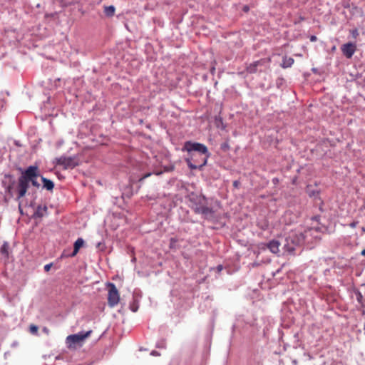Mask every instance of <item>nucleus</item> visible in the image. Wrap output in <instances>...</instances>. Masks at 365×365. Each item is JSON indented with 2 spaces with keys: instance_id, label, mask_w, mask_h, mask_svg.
Segmentation results:
<instances>
[{
  "instance_id": "obj_6",
  "label": "nucleus",
  "mask_w": 365,
  "mask_h": 365,
  "mask_svg": "<svg viewBox=\"0 0 365 365\" xmlns=\"http://www.w3.org/2000/svg\"><path fill=\"white\" fill-rule=\"evenodd\" d=\"M341 49L347 58H351L356 50V46L355 43L349 42L342 45Z\"/></svg>"
},
{
  "instance_id": "obj_13",
  "label": "nucleus",
  "mask_w": 365,
  "mask_h": 365,
  "mask_svg": "<svg viewBox=\"0 0 365 365\" xmlns=\"http://www.w3.org/2000/svg\"><path fill=\"white\" fill-rule=\"evenodd\" d=\"M294 60L292 57H284L282 61V67L283 68H289L292 66Z\"/></svg>"
},
{
  "instance_id": "obj_21",
  "label": "nucleus",
  "mask_w": 365,
  "mask_h": 365,
  "mask_svg": "<svg viewBox=\"0 0 365 365\" xmlns=\"http://www.w3.org/2000/svg\"><path fill=\"white\" fill-rule=\"evenodd\" d=\"M350 33L353 38H356L359 36V32L356 29L351 30Z\"/></svg>"
},
{
  "instance_id": "obj_8",
  "label": "nucleus",
  "mask_w": 365,
  "mask_h": 365,
  "mask_svg": "<svg viewBox=\"0 0 365 365\" xmlns=\"http://www.w3.org/2000/svg\"><path fill=\"white\" fill-rule=\"evenodd\" d=\"M186 162H187L188 167L191 170L201 169L203 166H205L206 165L207 158H202L200 160V163L199 164L192 163L191 160L189 158L186 159Z\"/></svg>"
},
{
  "instance_id": "obj_3",
  "label": "nucleus",
  "mask_w": 365,
  "mask_h": 365,
  "mask_svg": "<svg viewBox=\"0 0 365 365\" xmlns=\"http://www.w3.org/2000/svg\"><path fill=\"white\" fill-rule=\"evenodd\" d=\"M183 150H186L188 153H191L192 151L198 152L199 153L204 155L205 156L203 158H207V159L210 155L207 148L204 144L200 143L187 141L184 145Z\"/></svg>"
},
{
  "instance_id": "obj_12",
  "label": "nucleus",
  "mask_w": 365,
  "mask_h": 365,
  "mask_svg": "<svg viewBox=\"0 0 365 365\" xmlns=\"http://www.w3.org/2000/svg\"><path fill=\"white\" fill-rule=\"evenodd\" d=\"M41 180L43 182V186L45 189H46L47 190H52L53 189L54 184L51 180H48L43 177H41Z\"/></svg>"
},
{
  "instance_id": "obj_25",
  "label": "nucleus",
  "mask_w": 365,
  "mask_h": 365,
  "mask_svg": "<svg viewBox=\"0 0 365 365\" xmlns=\"http://www.w3.org/2000/svg\"><path fill=\"white\" fill-rule=\"evenodd\" d=\"M240 181H238V180H235V181H234V182H233V186H234L235 188H238V187H239V186H240Z\"/></svg>"
},
{
  "instance_id": "obj_11",
  "label": "nucleus",
  "mask_w": 365,
  "mask_h": 365,
  "mask_svg": "<svg viewBox=\"0 0 365 365\" xmlns=\"http://www.w3.org/2000/svg\"><path fill=\"white\" fill-rule=\"evenodd\" d=\"M84 245V241L82 238H78L74 243L73 251L71 254V257H74L77 255L81 247Z\"/></svg>"
},
{
  "instance_id": "obj_24",
  "label": "nucleus",
  "mask_w": 365,
  "mask_h": 365,
  "mask_svg": "<svg viewBox=\"0 0 365 365\" xmlns=\"http://www.w3.org/2000/svg\"><path fill=\"white\" fill-rule=\"evenodd\" d=\"M358 225V222L357 221H354L352 222H351L349 224V226L351 227V228H355Z\"/></svg>"
},
{
  "instance_id": "obj_7",
  "label": "nucleus",
  "mask_w": 365,
  "mask_h": 365,
  "mask_svg": "<svg viewBox=\"0 0 365 365\" xmlns=\"http://www.w3.org/2000/svg\"><path fill=\"white\" fill-rule=\"evenodd\" d=\"M192 209L195 213L202 214L205 217L211 215L212 214V210L204 205L199 204L192 206Z\"/></svg>"
},
{
  "instance_id": "obj_33",
  "label": "nucleus",
  "mask_w": 365,
  "mask_h": 365,
  "mask_svg": "<svg viewBox=\"0 0 365 365\" xmlns=\"http://www.w3.org/2000/svg\"><path fill=\"white\" fill-rule=\"evenodd\" d=\"M290 238H291V236H289L287 240H289V239H290Z\"/></svg>"
},
{
  "instance_id": "obj_20",
  "label": "nucleus",
  "mask_w": 365,
  "mask_h": 365,
  "mask_svg": "<svg viewBox=\"0 0 365 365\" xmlns=\"http://www.w3.org/2000/svg\"><path fill=\"white\" fill-rule=\"evenodd\" d=\"M287 244L284 245V249L289 253H292L294 251V246H290L288 243V240H287Z\"/></svg>"
},
{
  "instance_id": "obj_27",
  "label": "nucleus",
  "mask_w": 365,
  "mask_h": 365,
  "mask_svg": "<svg viewBox=\"0 0 365 365\" xmlns=\"http://www.w3.org/2000/svg\"><path fill=\"white\" fill-rule=\"evenodd\" d=\"M217 271H218V272H220V271H222V270L223 267H222V265H218V266H217Z\"/></svg>"
},
{
  "instance_id": "obj_19",
  "label": "nucleus",
  "mask_w": 365,
  "mask_h": 365,
  "mask_svg": "<svg viewBox=\"0 0 365 365\" xmlns=\"http://www.w3.org/2000/svg\"><path fill=\"white\" fill-rule=\"evenodd\" d=\"M38 327L35 324H31L29 327V331L33 334H37Z\"/></svg>"
},
{
  "instance_id": "obj_5",
  "label": "nucleus",
  "mask_w": 365,
  "mask_h": 365,
  "mask_svg": "<svg viewBox=\"0 0 365 365\" xmlns=\"http://www.w3.org/2000/svg\"><path fill=\"white\" fill-rule=\"evenodd\" d=\"M58 165H61L63 169H73L78 165V163L74 158L61 156L56 159Z\"/></svg>"
},
{
  "instance_id": "obj_17",
  "label": "nucleus",
  "mask_w": 365,
  "mask_h": 365,
  "mask_svg": "<svg viewBox=\"0 0 365 365\" xmlns=\"http://www.w3.org/2000/svg\"><path fill=\"white\" fill-rule=\"evenodd\" d=\"M257 68L258 66H257L256 62L255 61L246 67V71L249 73H255L257 71Z\"/></svg>"
},
{
  "instance_id": "obj_30",
  "label": "nucleus",
  "mask_w": 365,
  "mask_h": 365,
  "mask_svg": "<svg viewBox=\"0 0 365 365\" xmlns=\"http://www.w3.org/2000/svg\"><path fill=\"white\" fill-rule=\"evenodd\" d=\"M190 157L192 158L194 157V154H191Z\"/></svg>"
},
{
  "instance_id": "obj_4",
  "label": "nucleus",
  "mask_w": 365,
  "mask_h": 365,
  "mask_svg": "<svg viewBox=\"0 0 365 365\" xmlns=\"http://www.w3.org/2000/svg\"><path fill=\"white\" fill-rule=\"evenodd\" d=\"M120 301V294L115 287L113 283L108 284V304L109 307H113L116 306Z\"/></svg>"
},
{
  "instance_id": "obj_29",
  "label": "nucleus",
  "mask_w": 365,
  "mask_h": 365,
  "mask_svg": "<svg viewBox=\"0 0 365 365\" xmlns=\"http://www.w3.org/2000/svg\"><path fill=\"white\" fill-rule=\"evenodd\" d=\"M153 355H158V354L157 353V351H153L152 353H151Z\"/></svg>"
},
{
  "instance_id": "obj_2",
  "label": "nucleus",
  "mask_w": 365,
  "mask_h": 365,
  "mask_svg": "<svg viewBox=\"0 0 365 365\" xmlns=\"http://www.w3.org/2000/svg\"><path fill=\"white\" fill-rule=\"evenodd\" d=\"M92 330L81 331L78 334L68 335L66 339L68 348L76 349L77 346H81L84 341L91 336Z\"/></svg>"
},
{
  "instance_id": "obj_31",
  "label": "nucleus",
  "mask_w": 365,
  "mask_h": 365,
  "mask_svg": "<svg viewBox=\"0 0 365 365\" xmlns=\"http://www.w3.org/2000/svg\"><path fill=\"white\" fill-rule=\"evenodd\" d=\"M132 311H133V312H135V311H136V309H135L132 308Z\"/></svg>"
},
{
  "instance_id": "obj_28",
  "label": "nucleus",
  "mask_w": 365,
  "mask_h": 365,
  "mask_svg": "<svg viewBox=\"0 0 365 365\" xmlns=\"http://www.w3.org/2000/svg\"><path fill=\"white\" fill-rule=\"evenodd\" d=\"M361 255L365 256V249L361 251Z\"/></svg>"
},
{
  "instance_id": "obj_15",
  "label": "nucleus",
  "mask_w": 365,
  "mask_h": 365,
  "mask_svg": "<svg viewBox=\"0 0 365 365\" xmlns=\"http://www.w3.org/2000/svg\"><path fill=\"white\" fill-rule=\"evenodd\" d=\"M270 61H271V58H262L259 61H256L255 62H256L257 66H258L269 67Z\"/></svg>"
},
{
  "instance_id": "obj_9",
  "label": "nucleus",
  "mask_w": 365,
  "mask_h": 365,
  "mask_svg": "<svg viewBox=\"0 0 365 365\" xmlns=\"http://www.w3.org/2000/svg\"><path fill=\"white\" fill-rule=\"evenodd\" d=\"M48 207L46 205H39L36 207L34 215L37 217H42L47 214Z\"/></svg>"
},
{
  "instance_id": "obj_23",
  "label": "nucleus",
  "mask_w": 365,
  "mask_h": 365,
  "mask_svg": "<svg viewBox=\"0 0 365 365\" xmlns=\"http://www.w3.org/2000/svg\"><path fill=\"white\" fill-rule=\"evenodd\" d=\"M51 267H52V264H51H51H46V265L44 266V270H45V272H48V271L51 269Z\"/></svg>"
},
{
  "instance_id": "obj_22",
  "label": "nucleus",
  "mask_w": 365,
  "mask_h": 365,
  "mask_svg": "<svg viewBox=\"0 0 365 365\" xmlns=\"http://www.w3.org/2000/svg\"><path fill=\"white\" fill-rule=\"evenodd\" d=\"M150 175H151V173H148L145 174L142 178H140L139 181H143V180L150 177Z\"/></svg>"
},
{
  "instance_id": "obj_14",
  "label": "nucleus",
  "mask_w": 365,
  "mask_h": 365,
  "mask_svg": "<svg viewBox=\"0 0 365 365\" xmlns=\"http://www.w3.org/2000/svg\"><path fill=\"white\" fill-rule=\"evenodd\" d=\"M270 61H271V58H262L259 61H256L255 62H256L257 66H258L269 67Z\"/></svg>"
},
{
  "instance_id": "obj_26",
  "label": "nucleus",
  "mask_w": 365,
  "mask_h": 365,
  "mask_svg": "<svg viewBox=\"0 0 365 365\" xmlns=\"http://www.w3.org/2000/svg\"><path fill=\"white\" fill-rule=\"evenodd\" d=\"M317 36H311V37H310V41H311L312 42L316 41H317Z\"/></svg>"
},
{
  "instance_id": "obj_18",
  "label": "nucleus",
  "mask_w": 365,
  "mask_h": 365,
  "mask_svg": "<svg viewBox=\"0 0 365 365\" xmlns=\"http://www.w3.org/2000/svg\"><path fill=\"white\" fill-rule=\"evenodd\" d=\"M115 9L113 6H105L104 13L107 16H113L115 14Z\"/></svg>"
},
{
  "instance_id": "obj_32",
  "label": "nucleus",
  "mask_w": 365,
  "mask_h": 365,
  "mask_svg": "<svg viewBox=\"0 0 365 365\" xmlns=\"http://www.w3.org/2000/svg\"><path fill=\"white\" fill-rule=\"evenodd\" d=\"M290 238H291V236H289L287 240H289V239H290Z\"/></svg>"
},
{
  "instance_id": "obj_16",
  "label": "nucleus",
  "mask_w": 365,
  "mask_h": 365,
  "mask_svg": "<svg viewBox=\"0 0 365 365\" xmlns=\"http://www.w3.org/2000/svg\"><path fill=\"white\" fill-rule=\"evenodd\" d=\"M9 245L8 242H4V244L2 245V246L0 248L1 254L3 255L4 256H5L6 257H9Z\"/></svg>"
},
{
  "instance_id": "obj_1",
  "label": "nucleus",
  "mask_w": 365,
  "mask_h": 365,
  "mask_svg": "<svg viewBox=\"0 0 365 365\" xmlns=\"http://www.w3.org/2000/svg\"><path fill=\"white\" fill-rule=\"evenodd\" d=\"M39 176L40 173L38 166L31 165L26 170L21 171L15 187H14V182H13L11 185L6 187V191L10 195L13 194L14 190L16 191V200H19L26 195L30 182L33 186L39 187L40 184L37 181Z\"/></svg>"
},
{
  "instance_id": "obj_10",
  "label": "nucleus",
  "mask_w": 365,
  "mask_h": 365,
  "mask_svg": "<svg viewBox=\"0 0 365 365\" xmlns=\"http://www.w3.org/2000/svg\"><path fill=\"white\" fill-rule=\"evenodd\" d=\"M279 245L280 243L277 240H272L267 245L268 249L274 254L279 252Z\"/></svg>"
}]
</instances>
